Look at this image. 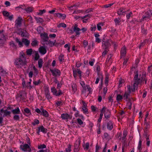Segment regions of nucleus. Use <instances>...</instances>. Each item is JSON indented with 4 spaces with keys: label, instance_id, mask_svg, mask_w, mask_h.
<instances>
[{
    "label": "nucleus",
    "instance_id": "obj_1",
    "mask_svg": "<svg viewBox=\"0 0 152 152\" xmlns=\"http://www.w3.org/2000/svg\"><path fill=\"white\" fill-rule=\"evenodd\" d=\"M151 16H152V10H149L143 15L142 18L140 20V21L144 20L148 21Z\"/></svg>",
    "mask_w": 152,
    "mask_h": 152
},
{
    "label": "nucleus",
    "instance_id": "obj_2",
    "mask_svg": "<svg viewBox=\"0 0 152 152\" xmlns=\"http://www.w3.org/2000/svg\"><path fill=\"white\" fill-rule=\"evenodd\" d=\"M138 71L136 72V74L135 75L134 79V83L133 87L131 88L132 91H135V87H137L139 83L140 82V79L138 78Z\"/></svg>",
    "mask_w": 152,
    "mask_h": 152
},
{
    "label": "nucleus",
    "instance_id": "obj_3",
    "mask_svg": "<svg viewBox=\"0 0 152 152\" xmlns=\"http://www.w3.org/2000/svg\"><path fill=\"white\" fill-rule=\"evenodd\" d=\"M26 60L19 58H16L15 62V64L18 65L20 67H21L22 66L26 65Z\"/></svg>",
    "mask_w": 152,
    "mask_h": 152
},
{
    "label": "nucleus",
    "instance_id": "obj_4",
    "mask_svg": "<svg viewBox=\"0 0 152 152\" xmlns=\"http://www.w3.org/2000/svg\"><path fill=\"white\" fill-rule=\"evenodd\" d=\"M20 148L21 149L25 152H31V150L30 146L28 144H25L24 145H21Z\"/></svg>",
    "mask_w": 152,
    "mask_h": 152
},
{
    "label": "nucleus",
    "instance_id": "obj_5",
    "mask_svg": "<svg viewBox=\"0 0 152 152\" xmlns=\"http://www.w3.org/2000/svg\"><path fill=\"white\" fill-rule=\"evenodd\" d=\"M104 43H102V47L104 49H108V47L111 45V44L112 41L111 40H108L107 41H103Z\"/></svg>",
    "mask_w": 152,
    "mask_h": 152
},
{
    "label": "nucleus",
    "instance_id": "obj_6",
    "mask_svg": "<svg viewBox=\"0 0 152 152\" xmlns=\"http://www.w3.org/2000/svg\"><path fill=\"white\" fill-rule=\"evenodd\" d=\"M80 142V138H78L75 144L74 152H77L79 151Z\"/></svg>",
    "mask_w": 152,
    "mask_h": 152
},
{
    "label": "nucleus",
    "instance_id": "obj_7",
    "mask_svg": "<svg viewBox=\"0 0 152 152\" xmlns=\"http://www.w3.org/2000/svg\"><path fill=\"white\" fill-rule=\"evenodd\" d=\"M23 20L22 18L21 17H18L15 20V26L17 28L20 27Z\"/></svg>",
    "mask_w": 152,
    "mask_h": 152
},
{
    "label": "nucleus",
    "instance_id": "obj_8",
    "mask_svg": "<svg viewBox=\"0 0 152 152\" xmlns=\"http://www.w3.org/2000/svg\"><path fill=\"white\" fill-rule=\"evenodd\" d=\"M3 30L0 31V35L1 38L0 39V45L4 43L6 41V39L4 35L3 34Z\"/></svg>",
    "mask_w": 152,
    "mask_h": 152
},
{
    "label": "nucleus",
    "instance_id": "obj_9",
    "mask_svg": "<svg viewBox=\"0 0 152 152\" xmlns=\"http://www.w3.org/2000/svg\"><path fill=\"white\" fill-rule=\"evenodd\" d=\"M72 116L70 115H69L67 113H64L61 115V118L64 120H68V119H71Z\"/></svg>",
    "mask_w": 152,
    "mask_h": 152
},
{
    "label": "nucleus",
    "instance_id": "obj_10",
    "mask_svg": "<svg viewBox=\"0 0 152 152\" xmlns=\"http://www.w3.org/2000/svg\"><path fill=\"white\" fill-rule=\"evenodd\" d=\"M50 71L52 73L53 76H56L57 75L60 76V72L59 70L57 69H50Z\"/></svg>",
    "mask_w": 152,
    "mask_h": 152
},
{
    "label": "nucleus",
    "instance_id": "obj_11",
    "mask_svg": "<svg viewBox=\"0 0 152 152\" xmlns=\"http://www.w3.org/2000/svg\"><path fill=\"white\" fill-rule=\"evenodd\" d=\"M40 35L41 38L43 39L42 42L47 41V40H48L49 37L47 33H44V34L41 33Z\"/></svg>",
    "mask_w": 152,
    "mask_h": 152
},
{
    "label": "nucleus",
    "instance_id": "obj_12",
    "mask_svg": "<svg viewBox=\"0 0 152 152\" xmlns=\"http://www.w3.org/2000/svg\"><path fill=\"white\" fill-rule=\"evenodd\" d=\"M18 97L22 99H26V93L24 91H20L18 94Z\"/></svg>",
    "mask_w": 152,
    "mask_h": 152
},
{
    "label": "nucleus",
    "instance_id": "obj_13",
    "mask_svg": "<svg viewBox=\"0 0 152 152\" xmlns=\"http://www.w3.org/2000/svg\"><path fill=\"white\" fill-rule=\"evenodd\" d=\"M38 129L37 131V133L39 134V133L40 131L44 133H46L47 132V129L44 127L43 126H41L38 128Z\"/></svg>",
    "mask_w": 152,
    "mask_h": 152
},
{
    "label": "nucleus",
    "instance_id": "obj_14",
    "mask_svg": "<svg viewBox=\"0 0 152 152\" xmlns=\"http://www.w3.org/2000/svg\"><path fill=\"white\" fill-rule=\"evenodd\" d=\"M128 91L127 92H126L124 94V97H125L126 99L128 98V96L129 95V94L131 92V88L130 85H128L127 86Z\"/></svg>",
    "mask_w": 152,
    "mask_h": 152
},
{
    "label": "nucleus",
    "instance_id": "obj_15",
    "mask_svg": "<svg viewBox=\"0 0 152 152\" xmlns=\"http://www.w3.org/2000/svg\"><path fill=\"white\" fill-rule=\"evenodd\" d=\"M39 51L40 53L43 55L45 54L47 52L46 48L44 46L40 47L39 48Z\"/></svg>",
    "mask_w": 152,
    "mask_h": 152
},
{
    "label": "nucleus",
    "instance_id": "obj_16",
    "mask_svg": "<svg viewBox=\"0 0 152 152\" xmlns=\"http://www.w3.org/2000/svg\"><path fill=\"white\" fill-rule=\"evenodd\" d=\"M104 115L105 118H107L110 116L111 114L110 111L108 109L105 110Z\"/></svg>",
    "mask_w": 152,
    "mask_h": 152
},
{
    "label": "nucleus",
    "instance_id": "obj_17",
    "mask_svg": "<svg viewBox=\"0 0 152 152\" xmlns=\"http://www.w3.org/2000/svg\"><path fill=\"white\" fill-rule=\"evenodd\" d=\"M126 48L124 46L121 48V58H122L123 57H124L125 56L126 53Z\"/></svg>",
    "mask_w": 152,
    "mask_h": 152
},
{
    "label": "nucleus",
    "instance_id": "obj_18",
    "mask_svg": "<svg viewBox=\"0 0 152 152\" xmlns=\"http://www.w3.org/2000/svg\"><path fill=\"white\" fill-rule=\"evenodd\" d=\"M25 22H27L29 23H33L32 17L31 16H28L25 20Z\"/></svg>",
    "mask_w": 152,
    "mask_h": 152
},
{
    "label": "nucleus",
    "instance_id": "obj_19",
    "mask_svg": "<svg viewBox=\"0 0 152 152\" xmlns=\"http://www.w3.org/2000/svg\"><path fill=\"white\" fill-rule=\"evenodd\" d=\"M113 123L111 121H110L107 123V128L109 130H111L113 128Z\"/></svg>",
    "mask_w": 152,
    "mask_h": 152
},
{
    "label": "nucleus",
    "instance_id": "obj_20",
    "mask_svg": "<svg viewBox=\"0 0 152 152\" xmlns=\"http://www.w3.org/2000/svg\"><path fill=\"white\" fill-rule=\"evenodd\" d=\"M83 106L82 107V109L83 112L86 113L88 112V109L86 107V103L84 102H83Z\"/></svg>",
    "mask_w": 152,
    "mask_h": 152
},
{
    "label": "nucleus",
    "instance_id": "obj_21",
    "mask_svg": "<svg viewBox=\"0 0 152 152\" xmlns=\"http://www.w3.org/2000/svg\"><path fill=\"white\" fill-rule=\"evenodd\" d=\"M22 42H23L26 46H28L30 42L29 40L26 39H23Z\"/></svg>",
    "mask_w": 152,
    "mask_h": 152
},
{
    "label": "nucleus",
    "instance_id": "obj_22",
    "mask_svg": "<svg viewBox=\"0 0 152 152\" xmlns=\"http://www.w3.org/2000/svg\"><path fill=\"white\" fill-rule=\"evenodd\" d=\"M12 113L14 114H19L20 113V110L18 107H17L16 109L13 110L12 111Z\"/></svg>",
    "mask_w": 152,
    "mask_h": 152
},
{
    "label": "nucleus",
    "instance_id": "obj_23",
    "mask_svg": "<svg viewBox=\"0 0 152 152\" xmlns=\"http://www.w3.org/2000/svg\"><path fill=\"white\" fill-rule=\"evenodd\" d=\"M144 135L145 136V137L146 139V141H147V142H146V145L148 146H149L150 144V141L149 140V138L148 137V135L146 134V133H145V134H144Z\"/></svg>",
    "mask_w": 152,
    "mask_h": 152
},
{
    "label": "nucleus",
    "instance_id": "obj_24",
    "mask_svg": "<svg viewBox=\"0 0 152 152\" xmlns=\"http://www.w3.org/2000/svg\"><path fill=\"white\" fill-rule=\"evenodd\" d=\"M41 113L45 117H48L49 115L48 113L46 110H43L41 112Z\"/></svg>",
    "mask_w": 152,
    "mask_h": 152
},
{
    "label": "nucleus",
    "instance_id": "obj_25",
    "mask_svg": "<svg viewBox=\"0 0 152 152\" xmlns=\"http://www.w3.org/2000/svg\"><path fill=\"white\" fill-rule=\"evenodd\" d=\"M45 94L46 97L48 99H50L51 98V96H50V93H49L48 90H46L45 91Z\"/></svg>",
    "mask_w": 152,
    "mask_h": 152
},
{
    "label": "nucleus",
    "instance_id": "obj_26",
    "mask_svg": "<svg viewBox=\"0 0 152 152\" xmlns=\"http://www.w3.org/2000/svg\"><path fill=\"white\" fill-rule=\"evenodd\" d=\"M125 11L124 10V9L122 8L120 9L118 11V15H123V13H124Z\"/></svg>",
    "mask_w": 152,
    "mask_h": 152
},
{
    "label": "nucleus",
    "instance_id": "obj_27",
    "mask_svg": "<svg viewBox=\"0 0 152 152\" xmlns=\"http://www.w3.org/2000/svg\"><path fill=\"white\" fill-rule=\"evenodd\" d=\"M21 34L22 37H26L28 36V34L26 32V31H21L20 32Z\"/></svg>",
    "mask_w": 152,
    "mask_h": 152
},
{
    "label": "nucleus",
    "instance_id": "obj_28",
    "mask_svg": "<svg viewBox=\"0 0 152 152\" xmlns=\"http://www.w3.org/2000/svg\"><path fill=\"white\" fill-rule=\"evenodd\" d=\"M25 54L23 52H21L20 53V56L19 58L26 60V58L25 56Z\"/></svg>",
    "mask_w": 152,
    "mask_h": 152
},
{
    "label": "nucleus",
    "instance_id": "obj_29",
    "mask_svg": "<svg viewBox=\"0 0 152 152\" xmlns=\"http://www.w3.org/2000/svg\"><path fill=\"white\" fill-rule=\"evenodd\" d=\"M46 12V10H39V12L37 13L38 15H42L45 13Z\"/></svg>",
    "mask_w": 152,
    "mask_h": 152
},
{
    "label": "nucleus",
    "instance_id": "obj_30",
    "mask_svg": "<svg viewBox=\"0 0 152 152\" xmlns=\"http://www.w3.org/2000/svg\"><path fill=\"white\" fill-rule=\"evenodd\" d=\"M43 63V60L41 58H39V59L38 61V64L39 67L40 68H41L42 67V64Z\"/></svg>",
    "mask_w": 152,
    "mask_h": 152
},
{
    "label": "nucleus",
    "instance_id": "obj_31",
    "mask_svg": "<svg viewBox=\"0 0 152 152\" xmlns=\"http://www.w3.org/2000/svg\"><path fill=\"white\" fill-rule=\"evenodd\" d=\"M38 42L37 40H34L31 43V45L33 46H35L38 45Z\"/></svg>",
    "mask_w": 152,
    "mask_h": 152
},
{
    "label": "nucleus",
    "instance_id": "obj_32",
    "mask_svg": "<svg viewBox=\"0 0 152 152\" xmlns=\"http://www.w3.org/2000/svg\"><path fill=\"white\" fill-rule=\"evenodd\" d=\"M66 26V25L64 23H61L58 24L57 25V27L58 28H60L61 27L63 28H65Z\"/></svg>",
    "mask_w": 152,
    "mask_h": 152
},
{
    "label": "nucleus",
    "instance_id": "obj_33",
    "mask_svg": "<svg viewBox=\"0 0 152 152\" xmlns=\"http://www.w3.org/2000/svg\"><path fill=\"white\" fill-rule=\"evenodd\" d=\"M35 19L36 20V21L37 22H39V23H42L44 21V20L43 19L40 17L39 18H37L36 17H35Z\"/></svg>",
    "mask_w": 152,
    "mask_h": 152
},
{
    "label": "nucleus",
    "instance_id": "obj_34",
    "mask_svg": "<svg viewBox=\"0 0 152 152\" xmlns=\"http://www.w3.org/2000/svg\"><path fill=\"white\" fill-rule=\"evenodd\" d=\"M4 114L3 115V117H5L7 115H10L11 113L10 111H7V110H4Z\"/></svg>",
    "mask_w": 152,
    "mask_h": 152
},
{
    "label": "nucleus",
    "instance_id": "obj_35",
    "mask_svg": "<svg viewBox=\"0 0 152 152\" xmlns=\"http://www.w3.org/2000/svg\"><path fill=\"white\" fill-rule=\"evenodd\" d=\"M114 21L116 25H119L121 21V20L119 18H116L114 19Z\"/></svg>",
    "mask_w": 152,
    "mask_h": 152
},
{
    "label": "nucleus",
    "instance_id": "obj_36",
    "mask_svg": "<svg viewBox=\"0 0 152 152\" xmlns=\"http://www.w3.org/2000/svg\"><path fill=\"white\" fill-rule=\"evenodd\" d=\"M24 112L23 113L25 115V113H26L27 114L30 113V115L31 114V113L30 112V110L28 108H25L24 109Z\"/></svg>",
    "mask_w": 152,
    "mask_h": 152
},
{
    "label": "nucleus",
    "instance_id": "obj_37",
    "mask_svg": "<svg viewBox=\"0 0 152 152\" xmlns=\"http://www.w3.org/2000/svg\"><path fill=\"white\" fill-rule=\"evenodd\" d=\"M51 91L53 94L56 96V94H57V91L54 87L51 88Z\"/></svg>",
    "mask_w": 152,
    "mask_h": 152
},
{
    "label": "nucleus",
    "instance_id": "obj_38",
    "mask_svg": "<svg viewBox=\"0 0 152 152\" xmlns=\"http://www.w3.org/2000/svg\"><path fill=\"white\" fill-rule=\"evenodd\" d=\"M71 145L70 144H69L68 145V148L66 149L65 152H71Z\"/></svg>",
    "mask_w": 152,
    "mask_h": 152
},
{
    "label": "nucleus",
    "instance_id": "obj_39",
    "mask_svg": "<svg viewBox=\"0 0 152 152\" xmlns=\"http://www.w3.org/2000/svg\"><path fill=\"white\" fill-rule=\"evenodd\" d=\"M15 40L17 43H18V45L20 47L22 46L23 45L22 42L20 41L18 38H15Z\"/></svg>",
    "mask_w": 152,
    "mask_h": 152
},
{
    "label": "nucleus",
    "instance_id": "obj_40",
    "mask_svg": "<svg viewBox=\"0 0 152 152\" xmlns=\"http://www.w3.org/2000/svg\"><path fill=\"white\" fill-rule=\"evenodd\" d=\"M25 10L27 13H30L32 12L33 11V8L32 7H29L25 9Z\"/></svg>",
    "mask_w": 152,
    "mask_h": 152
},
{
    "label": "nucleus",
    "instance_id": "obj_41",
    "mask_svg": "<svg viewBox=\"0 0 152 152\" xmlns=\"http://www.w3.org/2000/svg\"><path fill=\"white\" fill-rule=\"evenodd\" d=\"M32 52V49L31 48L27 49L26 50V53L27 55H31Z\"/></svg>",
    "mask_w": 152,
    "mask_h": 152
},
{
    "label": "nucleus",
    "instance_id": "obj_42",
    "mask_svg": "<svg viewBox=\"0 0 152 152\" xmlns=\"http://www.w3.org/2000/svg\"><path fill=\"white\" fill-rule=\"evenodd\" d=\"M146 41L147 40H145L143 42H142L140 43V45L138 46V48L140 49L141 48V47H142L144 46Z\"/></svg>",
    "mask_w": 152,
    "mask_h": 152
},
{
    "label": "nucleus",
    "instance_id": "obj_43",
    "mask_svg": "<svg viewBox=\"0 0 152 152\" xmlns=\"http://www.w3.org/2000/svg\"><path fill=\"white\" fill-rule=\"evenodd\" d=\"M106 109V108L105 107H103L101 111V113L100 115V117H102V116L103 115V113L104 112L105 110Z\"/></svg>",
    "mask_w": 152,
    "mask_h": 152
},
{
    "label": "nucleus",
    "instance_id": "obj_44",
    "mask_svg": "<svg viewBox=\"0 0 152 152\" xmlns=\"http://www.w3.org/2000/svg\"><path fill=\"white\" fill-rule=\"evenodd\" d=\"M122 99V96L120 94H118L117 95L116 99L118 101L121 100Z\"/></svg>",
    "mask_w": 152,
    "mask_h": 152
},
{
    "label": "nucleus",
    "instance_id": "obj_45",
    "mask_svg": "<svg viewBox=\"0 0 152 152\" xmlns=\"http://www.w3.org/2000/svg\"><path fill=\"white\" fill-rule=\"evenodd\" d=\"M35 56L34 57V60L36 61H37L39 59V54L37 52L35 53Z\"/></svg>",
    "mask_w": 152,
    "mask_h": 152
},
{
    "label": "nucleus",
    "instance_id": "obj_46",
    "mask_svg": "<svg viewBox=\"0 0 152 152\" xmlns=\"http://www.w3.org/2000/svg\"><path fill=\"white\" fill-rule=\"evenodd\" d=\"M3 14L4 16L8 17L9 15V13L7 11H3Z\"/></svg>",
    "mask_w": 152,
    "mask_h": 152
},
{
    "label": "nucleus",
    "instance_id": "obj_47",
    "mask_svg": "<svg viewBox=\"0 0 152 152\" xmlns=\"http://www.w3.org/2000/svg\"><path fill=\"white\" fill-rule=\"evenodd\" d=\"M46 148V146L44 144L39 145L38 147V149H42Z\"/></svg>",
    "mask_w": 152,
    "mask_h": 152
},
{
    "label": "nucleus",
    "instance_id": "obj_48",
    "mask_svg": "<svg viewBox=\"0 0 152 152\" xmlns=\"http://www.w3.org/2000/svg\"><path fill=\"white\" fill-rule=\"evenodd\" d=\"M33 83L35 86L38 85L41 83V81L40 80H39L37 81H34Z\"/></svg>",
    "mask_w": 152,
    "mask_h": 152
},
{
    "label": "nucleus",
    "instance_id": "obj_49",
    "mask_svg": "<svg viewBox=\"0 0 152 152\" xmlns=\"http://www.w3.org/2000/svg\"><path fill=\"white\" fill-rule=\"evenodd\" d=\"M49 42L50 43V45L49 46L52 47L54 45L55 43L56 42V40H54V42H52L50 40L49 41Z\"/></svg>",
    "mask_w": 152,
    "mask_h": 152
},
{
    "label": "nucleus",
    "instance_id": "obj_50",
    "mask_svg": "<svg viewBox=\"0 0 152 152\" xmlns=\"http://www.w3.org/2000/svg\"><path fill=\"white\" fill-rule=\"evenodd\" d=\"M72 88L73 91L75 92L77 90V86L75 84H74L72 86Z\"/></svg>",
    "mask_w": 152,
    "mask_h": 152
},
{
    "label": "nucleus",
    "instance_id": "obj_51",
    "mask_svg": "<svg viewBox=\"0 0 152 152\" xmlns=\"http://www.w3.org/2000/svg\"><path fill=\"white\" fill-rule=\"evenodd\" d=\"M141 145H142V141L141 140H140L139 143L138 145V149L140 151L141 150Z\"/></svg>",
    "mask_w": 152,
    "mask_h": 152
},
{
    "label": "nucleus",
    "instance_id": "obj_52",
    "mask_svg": "<svg viewBox=\"0 0 152 152\" xmlns=\"http://www.w3.org/2000/svg\"><path fill=\"white\" fill-rule=\"evenodd\" d=\"M13 118L15 120H19L20 117L19 115H15L13 117Z\"/></svg>",
    "mask_w": 152,
    "mask_h": 152
},
{
    "label": "nucleus",
    "instance_id": "obj_53",
    "mask_svg": "<svg viewBox=\"0 0 152 152\" xmlns=\"http://www.w3.org/2000/svg\"><path fill=\"white\" fill-rule=\"evenodd\" d=\"M39 123V121L38 120H35L34 122L32 123V124L34 126L36 124H38Z\"/></svg>",
    "mask_w": 152,
    "mask_h": 152
},
{
    "label": "nucleus",
    "instance_id": "obj_54",
    "mask_svg": "<svg viewBox=\"0 0 152 152\" xmlns=\"http://www.w3.org/2000/svg\"><path fill=\"white\" fill-rule=\"evenodd\" d=\"M104 24L102 23H99L97 24V28H101L102 26H103Z\"/></svg>",
    "mask_w": 152,
    "mask_h": 152
},
{
    "label": "nucleus",
    "instance_id": "obj_55",
    "mask_svg": "<svg viewBox=\"0 0 152 152\" xmlns=\"http://www.w3.org/2000/svg\"><path fill=\"white\" fill-rule=\"evenodd\" d=\"M104 50L102 53V56H104L106 54H107V53L109 51V50L104 49Z\"/></svg>",
    "mask_w": 152,
    "mask_h": 152
},
{
    "label": "nucleus",
    "instance_id": "obj_56",
    "mask_svg": "<svg viewBox=\"0 0 152 152\" xmlns=\"http://www.w3.org/2000/svg\"><path fill=\"white\" fill-rule=\"evenodd\" d=\"M67 32L69 33L73 34L75 31V30L74 29L72 30V29H68V30L66 31Z\"/></svg>",
    "mask_w": 152,
    "mask_h": 152
},
{
    "label": "nucleus",
    "instance_id": "obj_57",
    "mask_svg": "<svg viewBox=\"0 0 152 152\" xmlns=\"http://www.w3.org/2000/svg\"><path fill=\"white\" fill-rule=\"evenodd\" d=\"M91 15H90V14H88L86 15H85L83 17H81V19H83L84 18H86L87 17L90 18L91 17Z\"/></svg>",
    "mask_w": 152,
    "mask_h": 152
},
{
    "label": "nucleus",
    "instance_id": "obj_58",
    "mask_svg": "<svg viewBox=\"0 0 152 152\" xmlns=\"http://www.w3.org/2000/svg\"><path fill=\"white\" fill-rule=\"evenodd\" d=\"M77 121L78 124L80 125H81L83 124L82 121L80 118L77 119Z\"/></svg>",
    "mask_w": 152,
    "mask_h": 152
},
{
    "label": "nucleus",
    "instance_id": "obj_59",
    "mask_svg": "<svg viewBox=\"0 0 152 152\" xmlns=\"http://www.w3.org/2000/svg\"><path fill=\"white\" fill-rule=\"evenodd\" d=\"M113 4V3L109 4H106L104 6V7L105 8H108V7H111Z\"/></svg>",
    "mask_w": 152,
    "mask_h": 152
},
{
    "label": "nucleus",
    "instance_id": "obj_60",
    "mask_svg": "<svg viewBox=\"0 0 152 152\" xmlns=\"http://www.w3.org/2000/svg\"><path fill=\"white\" fill-rule=\"evenodd\" d=\"M126 132L124 131L123 133V137H122V139L124 140L125 137H126Z\"/></svg>",
    "mask_w": 152,
    "mask_h": 152
},
{
    "label": "nucleus",
    "instance_id": "obj_61",
    "mask_svg": "<svg viewBox=\"0 0 152 152\" xmlns=\"http://www.w3.org/2000/svg\"><path fill=\"white\" fill-rule=\"evenodd\" d=\"M132 13V12H130V13H128L126 15V18L127 19H129L131 17Z\"/></svg>",
    "mask_w": 152,
    "mask_h": 152
},
{
    "label": "nucleus",
    "instance_id": "obj_62",
    "mask_svg": "<svg viewBox=\"0 0 152 152\" xmlns=\"http://www.w3.org/2000/svg\"><path fill=\"white\" fill-rule=\"evenodd\" d=\"M75 30V32L76 35H79L80 34V33L79 32V31H80V30H78V29H74Z\"/></svg>",
    "mask_w": 152,
    "mask_h": 152
},
{
    "label": "nucleus",
    "instance_id": "obj_63",
    "mask_svg": "<svg viewBox=\"0 0 152 152\" xmlns=\"http://www.w3.org/2000/svg\"><path fill=\"white\" fill-rule=\"evenodd\" d=\"M89 145V143L88 142H87L86 143V147L84 148V149H86V150H87L88 149Z\"/></svg>",
    "mask_w": 152,
    "mask_h": 152
},
{
    "label": "nucleus",
    "instance_id": "obj_64",
    "mask_svg": "<svg viewBox=\"0 0 152 152\" xmlns=\"http://www.w3.org/2000/svg\"><path fill=\"white\" fill-rule=\"evenodd\" d=\"M86 86L87 87V88L88 89V91H89V92H91L92 91V89L88 85H86Z\"/></svg>",
    "mask_w": 152,
    "mask_h": 152
}]
</instances>
